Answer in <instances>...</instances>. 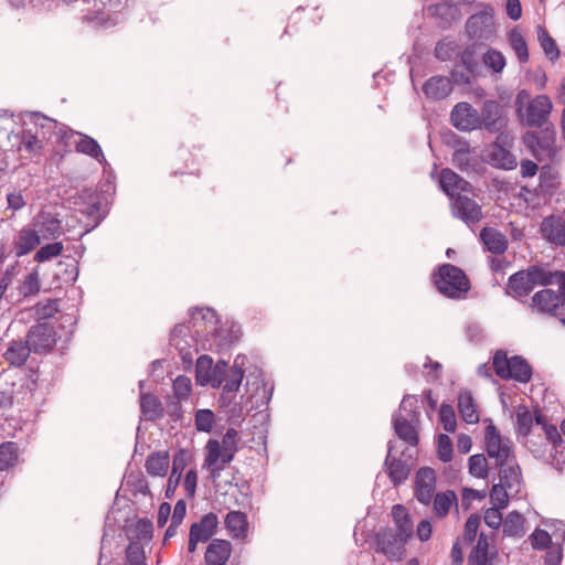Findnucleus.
Segmentation results:
<instances>
[{
  "mask_svg": "<svg viewBox=\"0 0 565 565\" xmlns=\"http://www.w3.org/2000/svg\"><path fill=\"white\" fill-rule=\"evenodd\" d=\"M189 316H191V321L193 322V328L199 327L201 323L204 324V330L207 331L209 328L212 330L213 343L210 344V348L215 344L217 349H226L230 348L231 344L237 340V337L234 335L233 330H224L222 328H217L218 316L216 311L212 308H191L189 310Z\"/></svg>",
  "mask_w": 565,
  "mask_h": 565,
  "instance_id": "39448f33",
  "label": "nucleus"
},
{
  "mask_svg": "<svg viewBox=\"0 0 565 565\" xmlns=\"http://www.w3.org/2000/svg\"><path fill=\"white\" fill-rule=\"evenodd\" d=\"M439 419L444 429L454 433L457 427L456 414L451 405L443 403L439 409Z\"/></svg>",
  "mask_w": 565,
  "mask_h": 565,
  "instance_id": "69168bd1",
  "label": "nucleus"
},
{
  "mask_svg": "<svg viewBox=\"0 0 565 565\" xmlns=\"http://www.w3.org/2000/svg\"><path fill=\"white\" fill-rule=\"evenodd\" d=\"M483 64L494 73H501L505 66V57L502 52L489 49L482 56Z\"/></svg>",
  "mask_w": 565,
  "mask_h": 565,
  "instance_id": "13d9d810",
  "label": "nucleus"
},
{
  "mask_svg": "<svg viewBox=\"0 0 565 565\" xmlns=\"http://www.w3.org/2000/svg\"><path fill=\"white\" fill-rule=\"evenodd\" d=\"M170 456L168 451L151 452L145 462L148 475L153 477H164L168 472Z\"/></svg>",
  "mask_w": 565,
  "mask_h": 565,
  "instance_id": "ea45409f",
  "label": "nucleus"
},
{
  "mask_svg": "<svg viewBox=\"0 0 565 565\" xmlns=\"http://www.w3.org/2000/svg\"><path fill=\"white\" fill-rule=\"evenodd\" d=\"M225 527L233 539H245L248 532V520L242 511H230L224 520Z\"/></svg>",
  "mask_w": 565,
  "mask_h": 565,
  "instance_id": "c9c22d12",
  "label": "nucleus"
},
{
  "mask_svg": "<svg viewBox=\"0 0 565 565\" xmlns=\"http://www.w3.org/2000/svg\"><path fill=\"white\" fill-rule=\"evenodd\" d=\"M479 121L480 127L478 129H483L490 134L501 132L508 126L503 106L494 99H487L482 103Z\"/></svg>",
  "mask_w": 565,
  "mask_h": 565,
  "instance_id": "6e6552de",
  "label": "nucleus"
},
{
  "mask_svg": "<svg viewBox=\"0 0 565 565\" xmlns=\"http://www.w3.org/2000/svg\"><path fill=\"white\" fill-rule=\"evenodd\" d=\"M552 107L547 95H537L526 107L525 124L536 129L526 130L522 142L540 162L554 161L557 154L556 130L548 120Z\"/></svg>",
  "mask_w": 565,
  "mask_h": 565,
  "instance_id": "f257e3e1",
  "label": "nucleus"
},
{
  "mask_svg": "<svg viewBox=\"0 0 565 565\" xmlns=\"http://www.w3.org/2000/svg\"><path fill=\"white\" fill-rule=\"evenodd\" d=\"M34 226L44 239H56L62 234V221L51 212L40 211L34 217Z\"/></svg>",
  "mask_w": 565,
  "mask_h": 565,
  "instance_id": "aec40b11",
  "label": "nucleus"
},
{
  "mask_svg": "<svg viewBox=\"0 0 565 565\" xmlns=\"http://www.w3.org/2000/svg\"><path fill=\"white\" fill-rule=\"evenodd\" d=\"M452 441L446 434L437 436V457L441 462H449L452 459Z\"/></svg>",
  "mask_w": 565,
  "mask_h": 565,
  "instance_id": "e2e57ef3",
  "label": "nucleus"
},
{
  "mask_svg": "<svg viewBox=\"0 0 565 565\" xmlns=\"http://www.w3.org/2000/svg\"><path fill=\"white\" fill-rule=\"evenodd\" d=\"M469 473L479 479H486L488 477V462L487 458L482 454H476L468 459Z\"/></svg>",
  "mask_w": 565,
  "mask_h": 565,
  "instance_id": "6e6d98bb",
  "label": "nucleus"
},
{
  "mask_svg": "<svg viewBox=\"0 0 565 565\" xmlns=\"http://www.w3.org/2000/svg\"><path fill=\"white\" fill-rule=\"evenodd\" d=\"M126 565H146L143 545L131 541L126 547Z\"/></svg>",
  "mask_w": 565,
  "mask_h": 565,
  "instance_id": "4d7b16f0",
  "label": "nucleus"
},
{
  "mask_svg": "<svg viewBox=\"0 0 565 565\" xmlns=\"http://www.w3.org/2000/svg\"><path fill=\"white\" fill-rule=\"evenodd\" d=\"M480 238L487 249L493 254L501 255L508 248L505 236L495 228L483 227L480 232Z\"/></svg>",
  "mask_w": 565,
  "mask_h": 565,
  "instance_id": "e433bc0d",
  "label": "nucleus"
},
{
  "mask_svg": "<svg viewBox=\"0 0 565 565\" xmlns=\"http://www.w3.org/2000/svg\"><path fill=\"white\" fill-rule=\"evenodd\" d=\"M28 117L30 118V121L34 124L35 131L40 134V137L43 140H50L52 136L55 135L56 140L61 142L65 139L73 137L75 134L73 129H70L67 127H64L58 131H55L57 127V121L52 118H49L40 111H31L28 114Z\"/></svg>",
  "mask_w": 565,
  "mask_h": 565,
  "instance_id": "f8f14e48",
  "label": "nucleus"
},
{
  "mask_svg": "<svg viewBox=\"0 0 565 565\" xmlns=\"http://www.w3.org/2000/svg\"><path fill=\"white\" fill-rule=\"evenodd\" d=\"M41 284L39 279V274L35 270L30 273L25 279L23 280L20 287V294L24 297L34 296L40 292Z\"/></svg>",
  "mask_w": 565,
  "mask_h": 565,
  "instance_id": "338daca9",
  "label": "nucleus"
},
{
  "mask_svg": "<svg viewBox=\"0 0 565 565\" xmlns=\"http://www.w3.org/2000/svg\"><path fill=\"white\" fill-rule=\"evenodd\" d=\"M41 243V237L38 231L23 228L19 234L18 241L14 242L15 255L21 257L29 254Z\"/></svg>",
  "mask_w": 565,
  "mask_h": 565,
  "instance_id": "a19ab883",
  "label": "nucleus"
},
{
  "mask_svg": "<svg viewBox=\"0 0 565 565\" xmlns=\"http://www.w3.org/2000/svg\"><path fill=\"white\" fill-rule=\"evenodd\" d=\"M532 547L536 551H545L552 545V535L542 529H536L530 535Z\"/></svg>",
  "mask_w": 565,
  "mask_h": 565,
  "instance_id": "774afa93",
  "label": "nucleus"
},
{
  "mask_svg": "<svg viewBox=\"0 0 565 565\" xmlns=\"http://www.w3.org/2000/svg\"><path fill=\"white\" fill-rule=\"evenodd\" d=\"M68 262L61 260L57 267L61 269L58 275L65 282H75L78 277V265L77 262L68 256Z\"/></svg>",
  "mask_w": 565,
  "mask_h": 565,
  "instance_id": "680f3d73",
  "label": "nucleus"
},
{
  "mask_svg": "<svg viewBox=\"0 0 565 565\" xmlns=\"http://www.w3.org/2000/svg\"><path fill=\"white\" fill-rule=\"evenodd\" d=\"M451 125L461 131H471L480 127L479 111L467 102L457 103L450 113Z\"/></svg>",
  "mask_w": 565,
  "mask_h": 565,
  "instance_id": "ddd939ff",
  "label": "nucleus"
},
{
  "mask_svg": "<svg viewBox=\"0 0 565 565\" xmlns=\"http://www.w3.org/2000/svg\"><path fill=\"white\" fill-rule=\"evenodd\" d=\"M31 352H33V350L26 340H12L7 351L3 353V358L10 366L21 367L25 364Z\"/></svg>",
  "mask_w": 565,
  "mask_h": 565,
  "instance_id": "cd10ccee",
  "label": "nucleus"
},
{
  "mask_svg": "<svg viewBox=\"0 0 565 565\" xmlns=\"http://www.w3.org/2000/svg\"><path fill=\"white\" fill-rule=\"evenodd\" d=\"M431 277L436 289L449 299H463L471 288L463 269L449 263L439 265Z\"/></svg>",
  "mask_w": 565,
  "mask_h": 565,
  "instance_id": "f03ea898",
  "label": "nucleus"
},
{
  "mask_svg": "<svg viewBox=\"0 0 565 565\" xmlns=\"http://www.w3.org/2000/svg\"><path fill=\"white\" fill-rule=\"evenodd\" d=\"M103 193L97 192L89 200L88 204L84 205L82 210H79V213L88 220L85 233L96 228L106 217L107 211L103 209Z\"/></svg>",
  "mask_w": 565,
  "mask_h": 565,
  "instance_id": "393cba45",
  "label": "nucleus"
},
{
  "mask_svg": "<svg viewBox=\"0 0 565 565\" xmlns=\"http://www.w3.org/2000/svg\"><path fill=\"white\" fill-rule=\"evenodd\" d=\"M533 288L536 286L547 287L554 282V271L548 270L543 265H531L524 269Z\"/></svg>",
  "mask_w": 565,
  "mask_h": 565,
  "instance_id": "c03bdc74",
  "label": "nucleus"
},
{
  "mask_svg": "<svg viewBox=\"0 0 565 565\" xmlns=\"http://www.w3.org/2000/svg\"><path fill=\"white\" fill-rule=\"evenodd\" d=\"M394 450V441L390 440L387 444V455L384 461V466L386 467L387 476L391 482L397 487L404 483L409 475H411V466L401 458H396L392 456Z\"/></svg>",
  "mask_w": 565,
  "mask_h": 565,
  "instance_id": "dca6fc26",
  "label": "nucleus"
},
{
  "mask_svg": "<svg viewBox=\"0 0 565 565\" xmlns=\"http://www.w3.org/2000/svg\"><path fill=\"white\" fill-rule=\"evenodd\" d=\"M43 139L40 134L33 131L31 128H24L22 130V145L24 149L30 153H35L43 148Z\"/></svg>",
  "mask_w": 565,
  "mask_h": 565,
  "instance_id": "bf43d9fd",
  "label": "nucleus"
},
{
  "mask_svg": "<svg viewBox=\"0 0 565 565\" xmlns=\"http://www.w3.org/2000/svg\"><path fill=\"white\" fill-rule=\"evenodd\" d=\"M393 428L399 439L412 447L419 444V435L417 430V423L411 418L403 417L401 414L393 415Z\"/></svg>",
  "mask_w": 565,
  "mask_h": 565,
  "instance_id": "4be33fe9",
  "label": "nucleus"
},
{
  "mask_svg": "<svg viewBox=\"0 0 565 565\" xmlns=\"http://www.w3.org/2000/svg\"><path fill=\"white\" fill-rule=\"evenodd\" d=\"M500 482L508 490H512L514 484H520L522 481L521 468L518 463L509 467L503 466L499 468Z\"/></svg>",
  "mask_w": 565,
  "mask_h": 565,
  "instance_id": "864d4df0",
  "label": "nucleus"
},
{
  "mask_svg": "<svg viewBox=\"0 0 565 565\" xmlns=\"http://www.w3.org/2000/svg\"><path fill=\"white\" fill-rule=\"evenodd\" d=\"M495 554H489V541L487 535L481 532L477 544L472 547L468 556V565H492Z\"/></svg>",
  "mask_w": 565,
  "mask_h": 565,
  "instance_id": "72a5a7b5",
  "label": "nucleus"
},
{
  "mask_svg": "<svg viewBox=\"0 0 565 565\" xmlns=\"http://www.w3.org/2000/svg\"><path fill=\"white\" fill-rule=\"evenodd\" d=\"M459 64H455L450 76L455 84L472 85L479 75V62L476 57V45H467L459 54Z\"/></svg>",
  "mask_w": 565,
  "mask_h": 565,
  "instance_id": "0eeeda50",
  "label": "nucleus"
},
{
  "mask_svg": "<svg viewBox=\"0 0 565 565\" xmlns=\"http://www.w3.org/2000/svg\"><path fill=\"white\" fill-rule=\"evenodd\" d=\"M452 214L463 223L476 224L482 218L481 206L467 195L457 194L452 203Z\"/></svg>",
  "mask_w": 565,
  "mask_h": 565,
  "instance_id": "2eb2a0df",
  "label": "nucleus"
},
{
  "mask_svg": "<svg viewBox=\"0 0 565 565\" xmlns=\"http://www.w3.org/2000/svg\"><path fill=\"white\" fill-rule=\"evenodd\" d=\"M206 450L205 463L207 466H214L218 460H221L223 465H227L233 461L237 452V450L233 448L222 449L221 444L216 439H210L207 441Z\"/></svg>",
  "mask_w": 565,
  "mask_h": 565,
  "instance_id": "4c0bfd02",
  "label": "nucleus"
},
{
  "mask_svg": "<svg viewBox=\"0 0 565 565\" xmlns=\"http://www.w3.org/2000/svg\"><path fill=\"white\" fill-rule=\"evenodd\" d=\"M533 290L534 288L530 282L525 270L521 269L509 277L504 288V294L522 303H527L526 298Z\"/></svg>",
  "mask_w": 565,
  "mask_h": 565,
  "instance_id": "a211bd4d",
  "label": "nucleus"
},
{
  "mask_svg": "<svg viewBox=\"0 0 565 565\" xmlns=\"http://www.w3.org/2000/svg\"><path fill=\"white\" fill-rule=\"evenodd\" d=\"M377 548L376 551L383 553L390 559H401L405 552V543L399 532L392 527L381 529L375 536Z\"/></svg>",
  "mask_w": 565,
  "mask_h": 565,
  "instance_id": "9b49d317",
  "label": "nucleus"
},
{
  "mask_svg": "<svg viewBox=\"0 0 565 565\" xmlns=\"http://www.w3.org/2000/svg\"><path fill=\"white\" fill-rule=\"evenodd\" d=\"M392 516L396 524V532H399L404 541H408L413 534V522L407 509L402 504H395L392 508Z\"/></svg>",
  "mask_w": 565,
  "mask_h": 565,
  "instance_id": "79ce46f5",
  "label": "nucleus"
},
{
  "mask_svg": "<svg viewBox=\"0 0 565 565\" xmlns=\"http://www.w3.org/2000/svg\"><path fill=\"white\" fill-rule=\"evenodd\" d=\"M127 537L140 544H148L153 537V523L148 518L138 519L135 524L128 526L126 531Z\"/></svg>",
  "mask_w": 565,
  "mask_h": 565,
  "instance_id": "473e14b6",
  "label": "nucleus"
},
{
  "mask_svg": "<svg viewBox=\"0 0 565 565\" xmlns=\"http://www.w3.org/2000/svg\"><path fill=\"white\" fill-rule=\"evenodd\" d=\"M215 422L214 413L211 409L203 408L195 413V428L199 431L210 433Z\"/></svg>",
  "mask_w": 565,
  "mask_h": 565,
  "instance_id": "0e129e2a",
  "label": "nucleus"
},
{
  "mask_svg": "<svg viewBox=\"0 0 565 565\" xmlns=\"http://www.w3.org/2000/svg\"><path fill=\"white\" fill-rule=\"evenodd\" d=\"M486 451L489 458L494 459V467L502 468L513 454L512 443L503 438L498 428L490 422L484 429Z\"/></svg>",
  "mask_w": 565,
  "mask_h": 565,
  "instance_id": "423d86ee",
  "label": "nucleus"
},
{
  "mask_svg": "<svg viewBox=\"0 0 565 565\" xmlns=\"http://www.w3.org/2000/svg\"><path fill=\"white\" fill-rule=\"evenodd\" d=\"M542 235L551 243L565 246V218L550 215L543 218L540 226Z\"/></svg>",
  "mask_w": 565,
  "mask_h": 565,
  "instance_id": "bb28decb",
  "label": "nucleus"
},
{
  "mask_svg": "<svg viewBox=\"0 0 565 565\" xmlns=\"http://www.w3.org/2000/svg\"><path fill=\"white\" fill-rule=\"evenodd\" d=\"M457 502V495L455 491L447 490L438 492L434 499V512L438 518H445L454 503Z\"/></svg>",
  "mask_w": 565,
  "mask_h": 565,
  "instance_id": "8fccbe9b",
  "label": "nucleus"
},
{
  "mask_svg": "<svg viewBox=\"0 0 565 565\" xmlns=\"http://www.w3.org/2000/svg\"><path fill=\"white\" fill-rule=\"evenodd\" d=\"M140 411L148 422H156L164 416L161 401L151 393L140 392Z\"/></svg>",
  "mask_w": 565,
  "mask_h": 565,
  "instance_id": "2f4dec72",
  "label": "nucleus"
},
{
  "mask_svg": "<svg viewBox=\"0 0 565 565\" xmlns=\"http://www.w3.org/2000/svg\"><path fill=\"white\" fill-rule=\"evenodd\" d=\"M63 248L64 246L61 242L49 243L40 247V249H38V252L34 255V260L38 263L47 262L52 258L60 256L63 252Z\"/></svg>",
  "mask_w": 565,
  "mask_h": 565,
  "instance_id": "052dcab7",
  "label": "nucleus"
},
{
  "mask_svg": "<svg viewBox=\"0 0 565 565\" xmlns=\"http://www.w3.org/2000/svg\"><path fill=\"white\" fill-rule=\"evenodd\" d=\"M246 359H247L246 355L238 354L235 358L233 365L231 367H228L227 375L224 381V383L226 385V391H238L239 390L243 379H244L245 372H244L243 366L245 364Z\"/></svg>",
  "mask_w": 565,
  "mask_h": 565,
  "instance_id": "37998d69",
  "label": "nucleus"
},
{
  "mask_svg": "<svg viewBox=\"0 0 565 565\" xmlns=\"http://www.w3.org/2000/svg\"><path fill=\"white\" fill-rule=\"evenodd\" d=\"M191 458L186 449L180 448L174 455L172 460V469L170 477L167 482L164 497L172 499L177 488L180 484L183 470L188 465V460Z\"/></svg>",
  "mask_w": 565,
  "mask_h": 565,
  "instance_id": "6ab92c4d",
  "label": "nucleus"
},
{
  "mask_svg": "<svg viewBox=\"0 0 565 565\" xmlns=\"http://www.w3.org/2000/svg\"><path fill=\"white\" fill-rule=\"evenodd\" d=\"M477 11L471 14L465 24V32L476 42L492 41L497 36L495 11L492 4L478 2Z\"/></svg>",
  "mask_w": 565,
  "mask_h": 565,
  "instance_id": "7ed1b4c3",
  "label": "nucleus"
},
{
  "mask_svg": "<svg viewBox=\"0 0 565 565\" xmlns=\"http://www.w3.org/2000/svg\"><path fill=\"white\" fill-rule=\"evenodd\" d=\"M19 461V446L14 441L0 444V471L14 467Z\"/></svg>",
  "mask_w": 565,
  "mask_h": 565,
  "instance_id": "49530a36",
  "label": "nucleus"
},
{
  "mask_svg": "<svg viewBox=\"0 0 565 565\" xmlns=\"http://www.w3.org/2000/svg\"><path fill=\"white\" fill-rule=\"evenodd\" d=\"M430 17L437 20L438 28L450 29L461 18V10L457 4L438 2L427 8Z\"/></svg>",
  "mask_w": 565,
  "mask_h": 565,
  "instance_id": "f3484780",
  "label": "nucleus"
},
{
  "mask_svg": "<svg viewBox=\"0 0 565 565\" xmlns=\"http://www.w3.org/2000/svg\"><path fill=\"white\" fill-rule=\"evenodd\" d=\"M452 78L435 75L428 78L423 85V93L428 99L443 100L452 92Z\"/></svg>",
  "mask_w": 565,
  "mask_h": 565,
  "instance_id": "412c9836",
  "label": "nucleus"
},
{
  "mask_svg": "<svg viewBox=\"0 0 565 565\" xmlns=\"http://www.w3.org/2000/svg\"><path fill=\"white\" fill-rule=\"evenodd\" d=\"M537 39L541 44V47L543 49L545 55L551 61H556L559 57V50L556 45L555 40L550 35L547 30L542 26L537 25Z\"/></svg>",
  "mask_w": 565,
  "mask_h": 565,
  "instance_id": "603ef678",
  "label": "nucleus"
},
{
  "mask_svg": "<svg viewBox=\"0 0 565 565\" xmlns=\"http://www.w3.org/2000/svg\"><path fill=\"white\" fill-rule=\"evenodd\" d=\"M218 523L216 513L209 512L204 514L199 522L191 524L189 534L194 536L201 543H206L216 534Z\"/></svg>",
  "mask_w": 565,
  "mask_h": 565,
  "instance_id": "5701e85b",
  "label": "nucleus"
},
{
  "mask_svg": "<svg viewBox=\"0 0 565 565\" xmlns=\"http://www.w3.org/2000/svg\"><path fill=\"white\" fill-rule=\"evenodd\" d=\"M540 182L536 189L537 194L552 196L561 185L559 173L551 164H544L540 169Z\"/></svg>",
  "mask_w": 565,
  "mask_h": 565,
  "instance_id": "c85d7f7f",
  "label": "nucleus"
},
{
  "mask_svg": "<svg viewBox=\"0 0 565 565\" xmlns=\"http://www.w3.org/2000/svg\"><path fill=\"white\" fill-rule=\"evenodd\" d=\"M532 311L537 313L548 315L557 318L559 322L565 326V316L562 312V302L558 299L557 292L550 288H544L536 291L529 302Z\"/></svg>",
  "mask_w": 565,
  "mask_h": 565,
  "instance_id": "1a4fd4ad",
  "label": "nucleus"
},
{
  "mask_svg": "<svg viewBox=\"0 0 565 565\" xmlns=\"http://www.w3.org/2000/svg\"><path fill=\"white\" fill-rule=\"evenodd\" d=\"M213 359L203 354L198 358L195 364V381L201 386L211 385Z\"/></svg>",
  "mask_w": 565,
  "mask_h": 565,
  "instance_id": "3c124183",
  "label": "nucleus"
},
{
  "mask_svg": "<svg viewBox=\"0 0 565 565\" xmlns=\"http://www.w3.org/2000/svg\"><path fill=\"white\" fill-rule=\"evenodd\" d=\"M74 135L79 136V140L76 142V146H75L77 152L86 154V156L97 160L102 164L107 163L104 152L102 150V147L96 139H94L93 137H90L88 135L77 132V131H75Z\"/></svg>",
  "mask_w": 565,
  "mask_h": 565,
  "instance_id": "f704fd0d",
  "label": "nucleus"
},
{
  "mask_svg": "<svg viewBox=\"0 0 565 565\" xmlns=\"http://www.w3.org/2000/svg\"><path fill=\"white\" fill-rule=\"evenodd\" d=\"M508 41L519 62L521 64L527 63L530 57L527 43L522 33L516 28H513L511 31H509Z\"/></svg>",
  "mask_w": 565,
  "mask_h": 565,
  "instance_id": "a18cd8bd",
  "label": "nucleus"
},
{
  "mask_svg": "<svg viewBox=\"0 0 565 565\" xmlns=\"http://www.w3.org/2000/svg\"><path fill=\"white\" fill-rule=\"evenodd\" d=\"M495 374L502 380H513L527 383L533 375V369L522 355L508 356L503 350H498L492 358Z\"/></svg>",
  "mask_w": 565,
  "mask_h": 565,
  "instance_id": "20e7f679",
  "label": "nucleus"
},
{
  "mask_svg": "<svg viewBox=\"0 0 565 565\" xmlns=\"http://www.w3.org/2000/svg\"><path fill=\"white\" fill-rule=\"evenodd\" d=\"M103 193L97 192L89 200L88 204L84 205L82 210H79V213L88 220L85 233L96 228L106 217L107 211L103 209Z\"/></svg>",
  "mask_w": 565,
  "mask_h": 565,
  "instance_id": "b1692460",
  "label": "nucleus"
},
{
  "mask_svg": "<svg viewBox=\"0 0 565 565\" xmlns=\"http://www.w3.org/2000/svg\"><path fill=\"white\" fill-rule=\"evenodd\" d=\"M524 516L516 510L511 511L503 521V535L521 537L524 534Z\"/></svg>",
  "mask_w": 565,
  "mask_h": 565,
  "instance_id": "de8ad7c7",
  "label": "nucleus"
},
{
  "mask_svg": "<svg viewBox=\"0 0 565 565\" xmlns=\"http://www.w3.org/2000/svg\"><path fill=\"white\" fill-rule=\"evenodd\" d=\"M488 161L492 167L503 170H513L518 167L515 156L498 142L492 145L488 153Z\"/></svg>",
  "mask_w": 565,
  "mask_h": 565,
  "instance_id": "7c9ffc66",
  "label": "nucleus"
},
{
  "mask_svg": "<svg viewBox=\"0 0 565 565\" xmlns=\"http://www.w3.org/2000/svg\"><path fill=\"white\" fill-rule=\"evenodd\" d=\"M232 553V544L227 540L214 539L204 554L206 565H225Z\"/></svg>",
  "mask_w": 565,
  "mask_h": 565,
  "instance_id": "a878e982",
  "label": "nucleus"
},
{
  "mask_svg": "<svg viewBox=\"0 0 565 565\" xmlns=\"http://www.w3.org/2000/svg\"><path fill=\"white\" fill-rule=\"evenodd\" d=\"M452 163L462 172L479 173L482 170V164L478 157L470 154L469 145L465 143L463 147L457 149L452 154Z\"/></svg>",
  "mask_w": 565,
  "mask_h": 565,
  "instance_id": "c756f323",
  "label": "nucleus"
},
{
  "mask_svg": "<svg viewBox=\"0 0 565 565\" xmlns=\"http://www.w3.org/2000/svg\"><path fill=\"white\" fill-rule=\"evenodd\" d=\"M460 180V175L457 174L449 168H444L440 171L439 175V188L440 190L450 198L455 196V190L457 186V182Z\"/></svg>",
  "mask_w": 565,
  "mask_h": 565,
  "instance_id": "5fc2aeb1",
  "label": "nucleus"
},
{
  "mask_svg": "<svg viewBox=\"0 0 565 565\" xmlns=\"http://www.w3.org/2000/svg\"><path fill=\"white\" fill-rule=\"evenodd\" d=\"M55 330L47 322H39L32 326L26 334V341L36 354L51 352L55 344Z\"/></svg>",
  "mask_w": 565,
  "mask_h": 565,
  "instance_id": "9d476101",
  "label": "nucleus"
},
{
  "mask_svg": "<svg viewBox=\"0 0 565 565\" xmlns=\"http://www.w3.org/2000/svg\"><path fill=\"white\" fill-rule=\"evenodd\" d=\"M533 425V417L526 406L521 405L516 412L515 433L518 440L526 439L530 436Z\"/></svg>",
  "mask_w": 565,
  "mask_h": 565,
  "instance_id": "09e8293b",
  "label": "nucleus"
},
{
  "mask_svg": "<svg viewBox=\"0 0 565 565\" xmlns=\"http://www.w3.org/2000/svg\"><path fill=\"white\" fill-rule=\"evenodd\" d=\"M458 412L467 424H477L479 422L477 404L470 391L466 390L459 393Z\"/></svg>",
  "mask_w": 565,
  "mask_h": 565,
  "instance_id": "58836bf2",
  "label": "nucleus"
},
{
  "mask_svg": "<svg viewBox=\"0 0 565 565\" xmlns=\"http://www.w3.org/2000/svg\"><path fill=\"white\" fill-rule=\"evenodd\" d=\"M436 489V473L430 467H422L415 476V498L424 505H429Z\"/></svg>",
  "mask_w": 565,
  "mask_h": 565,
  "instance_id": "4468645a",
  "label": "nucleus"
}]
</instances>
